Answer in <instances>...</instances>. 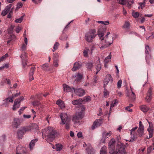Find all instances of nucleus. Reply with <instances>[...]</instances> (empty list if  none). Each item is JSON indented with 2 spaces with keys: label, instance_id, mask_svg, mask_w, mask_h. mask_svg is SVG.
<instances>
[{
  "label": "nucleus",
  "instance_id": "49530a36",
  "mask_svg": "<svg viewBox=\"0 0 154 154\" xmlns=\"http://www.w3.org/2000/svg\"><path fill=\"white\" fill-rule=\"evenodd\" d=\"M59 60H54L53 61V66L55 67H57L59 66Z\"/></svg>",
  "mask_w": 154,
  "mask_h": 154
},
{
  "label": "nucleus",
  "instance_id": "8fccbe9b",
  "mask_svg": "<svg viewBox=\"0 0 154 154\" xmlns=\"http://www.w3.org/2000/svg\"><path fill=\"white\" fill-rule=\"evenodd\" d=\"M127 96L132 99L135 100L136 98V96L135 95V97H134L132 95V92L131 93H128L127 94Z\"/></svg>",
  "mask_w": 154,
  "mask_h": 154
},
{
  "label": "nucleus",
  "instance_id": "338daca9",
  "mask_svg": "<svg viewBox=\"0 0 154 154\" xmlns=\"http://www.w3.org/2000/svg\"><path fill=\"white\" fill-rule=\"evenodd\" d=\"M24 118L25 119H29L31 117V116L30 115H23Z\"/></svg>",
  "mask_w": 154,
  "mask_h": 154
},
{
  "label": "nucleus",
  "instance_id": "aec40b11",
  "mask_svg": "<svg viewBox=\"0 0 154 154\" xmlns=\"http://www.w3.org/2000/svg\"><path fill=\"white\" fill-rule=\"evenodd\" d=\"M88 154H95V150L91 147L90 144L87 145V148L86 149Z\"/></svg>",
  "mask_w": 154,
  "mask_h": 154
},
{
  "label": "nucleus",
  "instance_id": "0e129e2a",
  "mask_svg": "<svg viewBox=\"0 0 154 154\" xmlns=\"http://www.w3.org/2000/svg\"><path fill=\"white\" fill-rule=\"evenodd\" d=\"M20 94V92H19L18 93L16 94H15L11 96L12 97H13V98L15 97H17Z\"/></svg>",
  "mask_w": 154,
  "mask_h": 154
},
{
  "label": "nucleus",
  "instance_id": "412c9836",
  "mask_svg": "<svg viewBox=\"0 0 154 154\" xmlns=\"http://www.w3.org/2000/svg\"><path fill=\"white\" fill-rule=\"evenodd\" d=\"M152 91L150 88L149 89L147 96L145 98V100L147 102H149L152 98Z\"/></svg>",
  "mask_w": 154,
  "mask_h": 154
},
{
  "label": "nucleus",
  "instance_id": "c85d7f7f",
  "mask_svg": "<svg viewBox=\"0 0 154 154\" xmlns=\"http://www.w3.org/2000/svg\"><path fill=\"white\" fill-rule=\"evenodd\" d=\"M38 141L37 139L32 140L29 144V147L30 150H32L34 146L35 143Z\"/></svg>",
  "mask_w": 154,
  "mask_h": 154
},
{
  "label": "nucleus",
  "instance_id": "39448f33",
  "mask_svg": "<svg viewBox=\"0 0 154 154\" xmlns=\"http://www.w3.org/2000/svg\"><path fill=\"white\" fill-rule=\"evenodd\" d=\"M79 109L82 112L76 113L75 116L73 117L72 121L75 123L77 122L78 120L81 119L83 117V112L85 110V108L83 105L81 106Z\"/></svg>",
  "mask_w": 154,
  "mask_h": 154
},
{
  "label": "nucleus",
  "instance_id": "5701e85b",
  "mask_svg": "<svg viewBox=\"0 0 154 154\" xmlns=\"http://www.w3.org/2000/svg\"><path fill=\"white\" fill-rule=\"evenodd\" d=\"M35 69V67H32L31 68L30 72L29 74V79L30 81H32L34 79L33 76L34 73Z\"/></svg>",
  "mask_w": 154,
  "mask_h": 154
},
{
  "label": "nucleus",
  "instance_id": "774afa93",
  "mask_svg": "<svg viewBox=\"0 0 154 154\" xmlns=\"http://www.w3.org/2000/svg\"><path fill=\"white\" fill-rule=\"evenodd\" d=\"M117 92L118 95L119 97H121L123 95L122 93L121 92L118 91Z\"/></svg>",
  "mask_w": 154,
  "mask_h": 154
},
{
  "label": "nucleus",
  "instance_id": "f3484780",
  "mask_svg": "<svg viewBox=\"0 0 154 154\" xmlns=\"http://www.w3.org/2000/svg\"><path fill=\"white\" fill-rule=\"evenodd\" d=\"M112 134V132L111 131H109L108 133L105 132H103L102 134V138L101 140V141L103 143H105V140L108 138Z\"/></svg>",
  "mask_w": 154,
  "mask_h": 154
},
{
  "label": "nucleus",
  "instance_id": "58836bf2",
  "mask_svg": "<svg viewBox=\"0 0 154 154\" xmlns=\"http://www.w3.org/2000/svg\"><path fill=\"white\" fill-rule=\"evenodd\" d=\"M130 24L128 21H126L123 26V27L126 29H129L130 27Z\"/></svg>",
  "mask_w": 154,
  "mask_h": 154
},
{
  "label": "nucleus",
  "instance_id": "e2e57ef3",
  "mask_svg": "<svg viewBox=\"0 0 154 154\" xmlns=\"http://www.w3.org/2000/svg\"><path fill=\"white\" fill-rule=\"evenodd\" d=\"M104 88V91L103 92L104 95L105 96H106L108 94V92L106 89L105 88Z\"/></svg>",
  "mask_w": 154,
  "mask_h": 154
},
{
  "label": "nucleus",
  "instance_id": "680f3d73",
  "mask_svg": "<svg viewBox=\"0 0 154 154\" xmlns=\"http://www.w3.org/2000/svg\"><path fill=\"white\" fill-rule=\"evenodd\" d=\"M21 30V28L19 26H18L16 29V31L17 33H18Z\"/></svg>",
  "mask_w": 154,
  "mask_h": 154
},
{
  "label": "nucleus",
  "instance_id": "69168bd1",
  "mask_svg": "<svg viewBox=\"0 0 154 154\" xmlns=\"http://www.w3.org/2000/svg\"><path fill=\"white\" fill-rule=\"evenodd\" d=\"M109 21L108 20L103 21V24L105 25H107L109 24Z\"/></svg>",
  "mask_w": 154,
  "mask_h": 154
},
{
  "label": "nucleus",
  "instance_id": "6e6d98bb",
  "mask_svg": "<svg viewBox=\"0 0 154 154\" xmlns=\"http://www.w3.org/2000/svg\"><path fill=\"white\" fill-rule=\"evenodd\" d=\"M63 88L64 92H67V85L66 84L63 85Z\"/></svg>",
  "mask_w": 154,
  "mask_h": 154
},
{
  "label": "nucleus",
  "instance_id": "4c0bfd02",
  "mask_svg": "<svg viewBox=\"0 0 154 154\" xmlns=\"http://www.w3.org/2000/svg\"><path fill=\"white\" fill-rule=\"evenodd\" d=\"M118 103V101L117 100V99H115L113 100L112 101V103L110 105V107H114L115 106H116Z\"/></svg>",
  "mask_w": 154,
  "mask_h": 154
},
{
  "label": "nucleus",
  "instance_id": "c03bdc74",
  "mask_svg": "<svg viewBox=\"0 0 154 154\" xmlns=\"http://www.w3.org/2000/svg\"><path fill=\"white\" fill-rule=\"evenodd\" d=\"M56 150L60 151L62 149V146L60 144H56Z\"/></svg>",
  "mask_w": 154,
  "mask_h": 154
},
{
  "label": "nucleus",
  "instance_id": "f704fd0d",
  "mask_svg": "<svg viewBox=\"0 0 154 154\" xmlns=\"http://www.w3.org/2000/svg\"><path fill=\"white\" fill-rule=\"evenodd\" d=\"M91 100V98L89 96H87L85 97L82 100L83 102H88L90 101Z\"/></svg>",
  "mask_w": 154,
  "mask_h": 154
},
{
  "label": "nucleus",
  "instance_id": "2eb2a0df",
  "mask_svg": "<svg viewBox=\"0 0 154 154\" xmlns=\"http://www.w3.org/2000/svg\"><path fill=\"white\" fill-rule=\"evenodd\" d=\"M102 124V121L100 119H97L94 122L92 127V129H94L100 126Z\"/></svg>",
  "mask_w": 154,
  "mask_h": 154
},
{
  "label": "nucleus",
  "instance_id": "cd10ccee",
  "mask_svg": "<svg viewBox=\"0 0 154 154\" xmlns=\"http://www.w3.org/2000/svg\"><path fill=\"white\" fill-rule=\"evenodd\" d=\"M144 128L140 127L138 128L137 132L139 137H141L143 136L144 134Z\"/></svg>",
  "mask_w": 154,
  "mask_h": 154
},
{
  "label": "nucleus",
  "instance_id": "603ef678",
  "mask_svg": "<svg viewBox=\"0 0 154 154\" xmlns=\"http://www.w3.org/2000/svg\"><path fill=\"white\" fill-rule=\"evenodd\" d=\"M118 2L122 5H125L126 4L127 2L126 0H118Z\"/></svg>",
  "mask_w": 154,
  "mask_h": 154
},
{
  "label": "nucleus",
  "instance_id": "de8ad7c7",
  "mask_svg": "<svg viewBox=\"0 0 154 154\" xmlns=\"http://www.w3.org/2000/svg\"><path fill=\"white\" fill-rule=\"evenodd\" d=\"M59 55L57 53H54L53 54V60H59L58 57Z\"/></svg>",
  "mask_w": 154,
  "mask_h": 154
},
{
  "label": "nucleus",
  "instance_id": "dca6fc26",
  "mask_svg": "<svg viewBox=\"0 0 154 154\" xmlns=\"http://www.w3.org/2000/svg\"><path fill=\"white\" fill-rule=\"evenodd\" d=\"M26 57V53L25 51L23 52L20 57L21 58L22 65L23 67H24L26 65V60L25 58Z\"/></svg>",
  "mask_w": 154,
  "mask_h": 154
},
{
  "label": "nucleus",
  "instance_id": "c756f323",
  "mask_svg": "<svg viewBox=\"0 0 154 154\" xmlns=\"http://www.w3.org/2000/svg\"><path fill=\"white\" fill-rule=\"evenodd\" d=\"M83 102L82 99H79L78 100H75L72 102V103L73 105H77L79 104H81Z\"/></svg>",
  "mask_w": 154,
  "mask_h": 154
},
{
  "label": "nucleus",
  "instance_id": "79ce46f5",
  "mask_svg": "<svg viewBox=\"0 0 154 154\" xmlns=\"http://www.w3.org/2000/svg\"><path fill=\"white\" fill-rule=\"evenodd\" d=\"M23 16H22L20 18L17 19L15 20V22L16 23H20L23 20Z\"/></svg>",
  "mask_w": 154,
  "mask_h": 154
},
{
  "label": "nucleus",
  "instance_id": "09e8293b",
  "mask_svg": "<svg viewBox=\"0 0 154 154\" xmlns=\"http://www.w3.org/2000/svg\"><path fill=\"white\" fill-rule=\"evenodd\" d=\"M93 66L92 63L91 62H89L86 64L87 68L88 69H91Z\"/></svg>",
  "mask_w": 154,
  "mask_h": 154
},
{
  "label": "nucleus",
  "instance_id": "c9c22d12",
  "mask_svg": "<svg viewBox=\"0 0 154 154\" xmlns=\"http://www.w3.org/2000/svg\"><path fill=\"white\" fill-rule=\"evenodd\" d=\"M28 127H30L31 128V130L35 129L37 130H38V125L37 124H33L31 125H29Z\"/></svg>",
  "mask_w": 154,
  "mask_h": 154
},
{
  "label": "nucleus",
  "instance_id": "423d86ee",
  "mask_svg": "<svg viewBox=\"0 0 154 154\" xmlns=\"http://www.w3.org/2000/svg\"><path fill=\"white\" fill-rule=\"evenodd\" d=\"M73 91L79 97H82L85 94V91L83 89L81 88L75 89L74 88H71L68 86V92H72Z\"/></svg>",
  "mask_w": 154,
  "mask_h": 154
},
{
  "label": "nucleus",
  "instance_id": "4d7b16f0",
  "mask_svg": "<svg viewBox=\"0 0 154 154\" xmlns=\"http://www.w3.org/2000/svg\"><path fill=\"white\" fill-rule=\"evenodd\" d=\"M133 105L132 104H130L129 105L126 107V109H127L129 112H132V109H128V108H130Z\"/></svg>",
  "mask_w": 154,
  "mask_h": 154
},
{
  "label": "nucleus",
  "instance_id": "4468645a",
  "mask_svg": "<svg viewBox=\"0 0 154 154\" xmlns=\"http://www.w3.org/2000/svg\"><path fill=\"white\" fill-rule=\"evenodd\" d=\"M106 28L101 27H100L98 31V35L100 39L103 38V36L104 35V33L106 32Z\"/></svg>",
  "mask_w": 154,
  "mask_h": 154
},
{
  "label": "nucleus",
  "instance_id": "a211bd4d",
  "mask_svg": "<svg viewBox=\"0 0 154 154\" xmlns=\"http://www.w3.org/2000/svg\"><path fill=\"white\" fill-rule=\"evenodd\" d=\"M20 120L18 118H15L14 119L12 122V126L14 128H17L20 125Z\"/></svg>",
  "mask_w": 154,
  "mask_h": 154
},
{
  "label": "nucleus",
  "instance_id": "72a5a7b5",
  "mask_svg": "<svg viewBox=\"0 0 154 154\" xmlns=\"http://www.w3.org/2000/svg\"><path fill=\"white\" fill-rule=\"evenodd\" d=\"M145 0H144L143 2H140L138 4L139 6L138 7V9L141 8L142 9L145 7L146 4Z\"/></svg>",
  "mask_w": 154,
  "mask_h": 154
},
{
  "label": "nucleus",
  "instance_id": "864d4df0",
  "mask_svg": "<svg viewBox=\"0 0 154 154\" xmlns=\"http://www.w3.org/2000/svg\"><path fill=\"white\" fill-rule=\"evenodd\" d=\"M139 15V13L137 12H133L132 13V16L134 18L138 17Z\"/></svg>",
  "mask_w": 154,
  "mask_h": 154
},
{
  "label": "nucleus",
  "instance_id": "a878e982",
  "mask_svg": "<svg viewBox=\"0 0 154 154\" xmlns=\"http://www.w3.org/2000/svg\"><path fill=\"white\" fill-rule=\"evenodd\" d=\"M137 128V127L136 126L134 128H133L132 129L130 130L131 131L130 133L131 135V139L129 141L130 142H131L134 140L135 137L134 135V134H133V132Z\"/></svg>",
  "mask_w": 154,
  "mask_h": 154
},
{
  "label": "nucleus",
  "instance_id": "3c124183",
  "mask_svg": "<svg viewBox=\"0 0 154 154\" xmlns=\"http://www.w3.org/2000/svg\"><path fill=\"white\" fill-rule=\"evenodd\" d=\"M8 100V98H6L5 100H3L4 102L2 105H5V107H7L8 106V103L7 102V100Z\"/></svg>",
  "mask_w": 154,
  "mask_h": 154
},
{
  "label": "nucleus",
  "instance_id": "7c9ffc66",
  "mask_svg": "<svg viewBox=\"0 0 154 154\" xmlns=\"http://www.w3.org/2000/svg\"><path fill=\"white\" fill-rule=\"evenodd\" d=\"M107 149L105 146H103L101 149L100 154H107Z\"/></svg>",
  "mask_w": 154,
  "mask_h": 154
},
{
  "label": "nucleus",
  "instance_id": "1a4fd4ad",
  "mask_svg": "<svg viewBox=\"0 0 154 154\" xmlns=\"http://www.w3.org/2000/svg\"><path fill=\"white\" fill-rule=\"evenodd\" d=\"M150 51V49L149 46L146 45L145 47V53L147 55L146 56V60L147 63L149 64L150 61L152 60L150 55L149 54V51Z\"/></svg>",
  "mask_w": 154,
  "mask_h": 154
},
{
  "label": "nucleus",
  "instance_id": "f257e3e1",
  "mask_svg": "<svg viewBox=\"0 0 154 154\" xmlns=\"http://www.w3.org/2000/svg\"><path fill=\"white\" fill-rule=\"evenodd\" d=\"M110 34L109 32H107L106 35L103 37V38L100 39V41L99 43L95 44V45L97 46V47L99 48L100 50H103L107 48L110 46L113 42V37L112 36L109 37L110 40L106 41L108 37V35Z\"/></svg>",
  "mask_w": 154,
  "mask_h": 154
},
{
  "label": "nucleus",
  "instance_id": "4be33fe9",
  "mask_svg": "<svg viewBox=\"0 0 154 154\" xmlns=\"http://www.w3.org/2000/svg\"><path fill=\"white\" fill-rule=\"evenodd\" d=\"M95 67L97 70L96 74H97L101 69V65L100 64L99 58L98 59V60L95 63Z\"/></svg>",
  "mask_w": 154,
  "mask_h": 154
},
{
  "label": "nucleus",
  "instance_id": "e433bc0d",
  "mask_svg": "<svg viewBox=\"0 0 154 154\" xmlns=\"http://www.w3.org/2000/svg\"><path fill=\"white\" fill-rule=\"evenodd\" d=\"M89 51V49L88 48H86L83 51V54L84 57H88V52Z\"/></svg>",
  "mask_w": 154,
  "mask_h": 154
},
{
  "label": "nucleus",
  "instance_id": "2f4dec72",
  "mask_svg": "<svg viewBox=\"0 0 154 154\" xmlns=\"http://www.w3.org/2000/svg\"><path fill=\"white\" fill-rule=\"evenodd\" d=\"M140 109L144 112H147L149 110V108L145 105H142L140 106Z\"/></svg>",
  "mask_w": 154,
  "mask_h": 154
},
{
  "label": "nucleus",
  "instance_id": "f03ea898",
  "mask_svg": "<svg viewBox=\"0 0 154 154\" xmlns=\"http://www.w3.org/2000/svg\"><path fill=\"white\" fill-rule=\"evenodd\" d=\"M43 134H45L47 137V140L52 141L57 136V131L53 127H48L43 130Z\"/></svg>",
  "mask_w": 154,
  "mask_h": 154
},
{
  "label": "nucleus",
  "instance_id": "0eeeda50",
  "mask_svg": "<svg viewBox=\"0 0 154 154\" xmlns=\"http://www.w3.org/2000/svg\"><path fill=\"white\" fill-rule=\"evenodd\" d=\"M31 129L30 127H28L21 128L17 132L18 136L19 138L21 137L25 133L31 131Z\"/></svg>",
  "mask_w": 154,
  "mask_h": 154
},
{
  "label": "nucleus",
  "instance_id": "9b49d317",
  "mask_svg": "<svg viewBox=\"0 0 154 154\" xmlns=\"http://www.w3.org/2000/svg\"><path fill=\"white\" fill-rule=\"evenodd\" d=\"M60 118L61 119V124L66 125V128L67 129V113H61L60 115Z\"/></svg>",
  "mask_w": 154,
  "mask_h": 154
},
{
  "label": "nucleus",
  "instance_id": "7ed1b4c3",
  "mask_svg": "<svg viewBox=\"0 0 154 154\" xmlns=\"http://www.w3.org/2000/svg\"><path fill=\"white\" fill-rule=\"evenodd\" d=\"M125 147V146L124 144L119 142L117 144L116 150H114L113 153H111V154H126Z\"/></svg>",
  "mask_w": 154,
  "mask_h": 154
},
{
  "label": "nucleus",
  "instance_id": "13d9d810",
  "mask_svg": "<svg viewBox=\"0 0 154 154\" xmlns=\"http://www.w3.org/2000/svg\"><path fill=\"white\" fill-rule=\"evenodd\" d=\"M27 45H26L24 44H23L21 47V49L23 51L25 50L26 48V46Z\"/></svg>",
  "mask_w": 154,
  "mask_h": 154
},
{
  "label": "nucleus",
  "instance_id": "6e6552de",
  "mask_svg": "<svg viewBox=\"0 0 154 154\" xmlns=\"http://www.w3.org/2000/svg\"><path fill=\"white\" fill-rule=\"evenodd\" d=\"M24 98L22 96L15 100L14 102V105L13 106L12 109L14 110H15L18 108L20 106V103L21 101L23 100Z\"/></svg>",
  "mask_w": 154,
  "mask_h": 154
},
{
  "label": "nucleus",
  "instance_id": "ddd939ff",
  "mask_svg": "<svg viewBox=\"0 0 154 154\" xmlns=\"http://www.w3.org/2000/svg\"><path fill=\"white\" fill-rule=\"evenodd\" d=\"M112 81V78L111 75L109 74H107L106 75L104 81V88H105L106 85H107L109 82L111 83Z\"/></svg>",
  "mask_w": 154,
  "mask_h": 154
},
{
  "label": "nucleus",
  "instance_id": "b1692460",
  "mask_svg": "<svg viewBox=\"0 0 154 154\" xmlns=\"http://www.w3.org/2000/svg\"><path fill=\"white\" fill-rule=\"evenodd\" d=\"M73 76L75 78V81L79 82L82 79L83 75L79 73H78L73 75Z\"/></svg>",
  "mask_w": 154,
  "mask_h": 154
},
{
  "label": "nucleus",
  "instance_id": "393cba45",
  "mask_svg": "<svg viewBox=\"0 0 154 154\" xmlns=\"http://www.w3.org/2000/svg\"><path fill=\"white\" fill-rule=\"evenodd\" d=\"M81 64L80 63L77 62H75L74 64V66L72 69L73 71H75L81 67Z\"/></svg>",
  "mask_w": 154,
  "mask_h": 154
},
{
  "label": "nucleus",
  "instance_id": "5fc2aeb1",
  "mask_svg": "<svg viewBox=\"0 0 154 154\" xmlns=\"http://www.w3.org/2000/svg\"><path fill=\"white\" fill-rule=\"evenodd\" d=\"M122 83V81L121 80H120L118 81L117 84L118 88H119L121 87Z\"/></svg>",
  "mask_w": 154,
  "mask_h": 154
},
{
  "label": "nucleus",
  "instance_id": "bb28decb",
  "mask_svg": "<svg viewBox=\"0 0 154 154\" xmlns=\"http://www.w3.org/2000/svg\"><path fill=\"white\" fill-rule=\"evenodd\" d=\"M56 103L60 107L61 109H63L65 107V105L64 102L60 99L56 101Z\"/></svg>",
  "mask_w": 154,
  "mask_h": 154
},
{
  "label": "nucleus",
  "instance_id": "f8f14e48",
  "mask_svg": "<svg viewBox=\"0 0 154 154\" xmlns=\"http://www.w3.org/2000/svg\"><path fill=\"white\" fill-rule=\"evenodd\" d=\"M149 124V127L147 129V131L149 132V137H147V138L149 139L151 138L153 135V126L152 123L151 122H148Z\"/></svg>",
  "mask_w": 154,
  "mask_h": 154
},
{
  "label": "nucleus",
  "instance_id": "a18cd8bd",
  "mask_svg": "<svg viewBox=\"0 0 154 154\" xmlns=\"http://www.w3.org/2000/svg\"><path fill=\"white\" fill-rule=\"evenodd\" d=\"M134 3L133 0H129L128 2V4L127 5V7L129 8H130L131 5Z\"/></svg>",
  "mask_w": 154,
  "mask_h": 154
},
{
  "label": "nucleus",
  "instance_id": "9d476101",
  "mask_svg": "<svg viewBox=\"0 0 154 154\" xmlns=\"http://www.w3.org/2000/svg\"><path fill=\"white\" fill-rule=\"evenodd\" d=\"M115 140L113 138H112L108 143L109 149V153L111 154L113 153V152L115 149Z\"/></svg>",
  "mask_w": 154,
  "mask_h": 154
},
{
  "label": "nucleus",
  "instance_id": "052dcab7",
  "mask_svg": "<svg viewBox=\"0 0 154 154\" xmlns=\"http://www.w3.org/2000/svg\"><path fill=\"white\" fill-rule=\"evenodd\" d=\"M77 136L78 138H81L82 137V133L81 132H78L77 134Z\"/></svg>",
  "mask_w": 154,
  "mask_h": 154
},
{
  "label": "nucleus",
  "instance_id": "6ab92c4d",
  "mask_svg": "<svg viewBox=\"0 0 154 154\" xmlns=\"http://www.w3.org/2000/svg\"><path fill=\"white\" fill-rule=\"evenodd\" d=\"M12 6V5L11 4H10L8 5L5 9L2 11V15L4 16L6 15L10 11Z\"/></svg>",
  "mask_w": 154,
  "mask_h": 154
},
{
  "label": "nucleus",
  "instance_id": "37998d69",
  "mask_svg": "<svg viewBox=\"0 0 154 154\" xmlns=\"http://www.w3.org/2000/svg\"><path fill=\"white\" fill-rule=\"evenodd\" d=\"M23 4L21 2H18L16 5L15 10H18L19 9L21 8L23 6Z\"/></svg>",
  "mask_w": 154,
  "mask_h": 154
},
{
  "label": "nucleus",
  "instance_id": "ea45409f",
  "mask_svg": "<svg viewBox=\"0 0 154 154\" xmlns=\"http://www.w3.org/2000/svg\"><path fill=\"white\" fill-rule=\"evenodd\" d=\"M59 45L60 44L59 43L57 42H56L55 43L52 50L53 52H54L55 50L58 49Z\"/></svg>",
  "mask_w": 154,
  "mask_h": 154
},
{
  "label": "nucleus",
  "instance_id": "bf43d9fd",
  "mask_svg": "<svg viewBox=\"0 0 154 154\" xmlns=\"http://www.w3.org/2000/svg\"><path fill=\"white\" fill-rule=\"evenodd\" d=\"M40 104V103L38 101H35L33 102V104L34 106H39Z\"/></svg>",
  "mask_w": 154,
  "mask_h": 154
},
{
  "label": "nucleus",
  "instance_id": "20e7f679",
  "mask_svg": "<svg viewBox=\"0 0 154 154\" xmlns=\"http://www.w3.org/2000/svg\"><path fill=\"white\" fill-rule=\"evenodd\" d=\"M96 30L94 29H91L86 34L85 39L88 42H91L93 40L96 36Z\"/></svg>",
  "mask_w": 154,
  "mask_h": 154
},
{
  "label": "nucleus",
  "instance_id": "473e14b6",
  "mask_svg": "<svg viewBox=\"0 0 154 154\" xmlns=\"http://www.w3.org/2000/svg\"><path fill=\"white\" fill-rule=\"evenodd\" d=\"M42 69L44 70L48 71L49 70L48 65L47 63L43 64L42 66Z\"/></svg>",
  "mask_w": 154,
  "mask_h": 154
},
{
  "label": "nucleus",
  "instance_id": "a19ab883",
  "mask_svg": "<svg viewBox=\"0 0 154 154\" xmlns=\"http://www.w3.org/2000/svg\"><path fill=\"white\" fill-rule=\"evenodd\" d=\"M6 140V136L5 135H2L0 137V143H3Z\"/></svg>",
  "mask_w": 154,
  "mask_h": 154
}]
</instances>
